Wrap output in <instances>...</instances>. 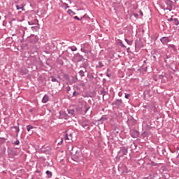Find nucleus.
Listing matches in <instances>:
<instances>
[{"mask_svg": "<svg viewBox=\"0 0 179 179\" xmlns=\"http://www.w3.org/2000/svg\"><path fill=\"white\" fill-rule=\"evenodd\" d=\"M83 157L82 156L81 152H76V154L73 156V159L74 160V162H80Z\"/></svg>", "mask_w": 179, "mask_h": 179, "instance_id": "nucleus-1", "label": "nucleus"}, {"mask_svg": "<svg viewBox=\"0 0 179 179\" xmlns=\"http://www.w3.org/2000/svg\"><path fill=\"white\" fill-rule=\"evenodd\" d=\"M160 41L164 45H167V43H170L171 40L169 36H163L162 38H160Z\"/></svg>", "mask_w": 179, "mask_h": 179, "instance_id": "nucleus-2", "label": "nucleus"}, {"mask_svg": "<svg viewBox=\"0 0 179 179\" xmlns=\"http://www.w3.org/2000/svg\"><path fill=\"white\" fill-rule=\"evenodd\" d=\"M130 135L131 138H138L139 137V131L136 129H133L131 131Z\"/></svg>", "mask_w": 179, "mask_h": 179, "instance_id": "nucleus-3", "label": "nucleus"}, {"mask_svg": "<svg viewBox=\"0 0 179 179\" xmlns=\"http://www.w3.org/2000/svg\"><path fill=\"white\" fill-rule=\"evenodd\" d=\"M127 124H128V125H130L132 127V126L135 125V124H136V120L135 119H134V117L132 116H131L127 120Z\"/></svg>", "mask_w": 179, "mask_h": 179, "instance_id": "nucleus-4", "label": "nucleus"}, {"mask_svg": "<svg viewBox=\"0 0 179 179\" xmlns=\"http://www.w3.org/2000/svg\"><path fill=\"white\" fill-rule=\"evenodd\" d=\"M122 105V99H117L115 102L112 103V106H117V107H120Z\"/></svg>", "mask_w": 179, "mask_h": 179, "instance_id": "nucleus-5", "label": "nucleus"}, {"mask_svg": "<svg viewBox=\"0 0 179 179\" xmlns=\"http://www.w3.org/2000/svg\"><path fill=\"white\" fill-rule=\"evenodd\" d=\"M120 152L122 153V155H126L128 154V148L127 147H122L121 148Z\"/></svg>", "mask_w": 179, "mask_h": 179, "instance_id": "nucleus-6", "label": "nucleus"}, {"mask_svg": "<svg viewBox=\"0 0 179 179\" xmlns=\"http://www.w3.org/2000/svg\"><path fill=\"white\" fill-rule=\"evenodd\" d=\"M84 109L85 110L83 111V115L86 114V113L89 111V110L90 109V106L86 103L84 105Z\"/></svg>", "mask_w": 179, "mask_h": 179, "instance_id": "nucleus-7", "label": "nucleus"}, {"mask_svg": "<svg viewBox=\"0 0 179 179\" xmlns=\"http://www.w3.org/2000/svg\"><path fill=\"white\" fill-rule=\"evenodd\" d=\"M168 48H171V50H173L174 52L177 51V47H176V45L173 44H169Z\"/></svg>", "mask_w": 179, "mask_h": 179, "instance_id": "nucleus-8", "label": "nucleus"}, {"mask_svg": "<svg viewBox=\"0 0 179 179\" xmlns=\"http://www.w3.org/2000/svg\"><path fill=\"white\" fill-rule=\"evenodd\" d=\"M121 169L122 170V173H129L128 168H127V166L122 165Z\"/></svg>", "mask_w": 179, "mask_h": 179, "instance_id": "nucleus-9", "label": "nucleus"}, {"mask_svg": "<svg viewBox=\"0 0 179 179\" xmlns=\"http://www.w3.org/2000/svg\"><path fill=\"white\" fill-rule=\"evenodd\" d=\"M80 68L81 69V71L83 72H85V73L87 72V69H86V64H83V65H81L80 66Z\"/></svg>", "mask_w": 179, "mask_h": 179, "instance_id": "nucleus-10", "label": "nucleus"}, {"mask_svg": "<svg viewBox=\"0 0 179 179\" xmlns=\"http://www.w3.org/2000/svg\"><path fill=\"white\" fill-rule=\"evenodd\" d=\"M80 68L81 69V71L83 72H85V73L87 72V69H86V64H83V65H81L80 66Z\"/></svg>", "mask_w": 179, "mask_h": 179, "instance_id": "nucleus-11", "label": "nucleus"}, {"mask_svg": "<svg viewBox=\"0 0 179 179\" xmlns=\"http://www.w3.org/2000/svg\"><path fill=\"white\" fill-rule=\"evenodd\" d=\"M51 81L52 82H57V83H58L59 86H61V82L58 80H57V78H54V76H51Z\"/></svg>", "mask_w": 179, "mask_h": 179, "instance_id": "nucleus-12", "label": "nucleus"}, {"mask_svg": "<svg viewBox=\"0 0 179 179\" xmlns=\"http://www.w3.org/2000/svg\"><path fill=\"white\" fill-rule=\"evenodd\" d=\"M100 94L103 96V99H104V96L106 94H108L107 92H106V90L104 88H102V90L100 91Z\"/></svg>", "mask_w": 179, "mask_h": 179, "instance_id": "nucleus-13", "label": "nucleus"}, {"mask_svg": "<svg viewBox=\"0 0 179 179\" xmlns=\"http://www.w3.org/2000/svg\"><path fill=\"white\" fill-rule=\"evenodd\" d=\"M159 38V34H155L152 36H151V39L153 40V41H156Z\"/></svg>", "mask_w": 179, "mask_h": 179, "instance_id": "nucleus-14", "label": "nucleus"}, {"mask_svg": "<svg viewBox=\"0 0 179 179\" xmlns=\"http://www.w3.org/2000/svg\"><path fill=\"white\" fill-rule=\"evenodd\" d=\"M165 3L167 6H173V1L171 0H166Z\"/></svg>", "mask_w": 179, "mask_h": 179, "instance_id": "nucleus-15", "label": "nucleus"}, {"mask_svg": "<svg viewBox=\"0 0 179 179\" xmlns=\"http://www.w3.org/2000/svg\"><path fill=\"white\" fill-rule=\"evenodd\" d=\"M68 114H69V115H75V110L73 109H68L67 110Z\"/></svg>", "mask_w": 179, "mask_h": 179, "instance_id": "nucleus-16", "label": "nucleus"}, {"mask_svg": "<svg viewBox=\"0 0 179 179\" xmlns=\"http://www.w3.org/2000/svg\"><path fill=\"white\" fill-rule=\"evenodd\" d=\"M13 128H14V129H15V132H16L17 136V134L20 131V129H19V127H17V126L11 127V129H13Z\"/></svg>", "mask_w": 179, "mask_h": 179, "instance_id": "nucleus-17", "label": "nucleus"}, {"mask_svg": "<svg viewBox=\"0 0 179 179\" xmlns=\"http://www.w3.org/2000/svg\"><path fill=\"white\" fill-rule=\"evenodd\" d=\"M76 111H78V113H80V114H83V109L82 108V106H78L76 108Z\"/></svg>", "mask_w": 179, "mask_h": 179, "instance_id": "nucleus-18", "label": "nucleus"}, {"mask_svg": "<svg viewBox=\"0 0 179 179\" xmlns=\"http://www.w3.org/2000/svg\"><path fill=\"white\" fill-rule=\"evenodd\" d=\"M62 77L65 79V80H69V76L65 73H62Z\"/></svg>", "mask_w": 179, "mask_h": 179, "instance_id": "nucleus-19", "label": "nucleus"}, {"mask_svg": "<svg viewBox=\"0 0 179 179\" xmlns=\"http://www.w3.org/2000/svg\"><path fill=\"white\" fill-rule=\"evenodd\" d=\"M48 101V96L45 95L42 99L43 103H47Z\"/></svg>", "mask_w": 179, "mask_h": 179, "instance_id": "nucleus-20", "label": "nucleus"}, {"mask_svg": "<svg viewBox=\"0 0 179 179\" xmlns=\"http://www.w3.org/2000/svg\"><path fill=\"white\" fill-rule=\"evenodd\" d=\"M65 139L71 141L72 139V134H70L69 135H68V134H66Z\"/></svg>", "mask_w": 179, "mask_h": 179, "instance_id": "nucleus-21", "label": "nucleus"}, {"mask_svg": "<svg viewBox=\"0 0 179 179\" xmlns=\"http://www.w3.org/2000/svg\"><path fill=\"white\" fill-rule=\"evenodd\" d=\"M103 66H104V64H103L102 62H99V65L96 66V68L99 69V68H103Z\"/></svg>", "mask_w": 179, "mask_h": 179, "instance_id": "nucleus-22", "label": "nucleus"}, {"mask_svg": "<svg viewBox=\"0 0 179 179\" xmlns=\"http://www.w3.org/2000/svg\"><path fill=\"white\" fill-rule=\"evenodd\" d=\"M34 128V127H33L31 125L27 126V130L28 131V132H30V131H31V129H33Z\"/></svg>", "mask_w": 179, "mask_h": 179, "instance_id": "nucleus-23", "label": "nucleus"}, {"mask_svg": "<svg viewBox=\"0 0 179 179\" xmlns=\"http://www.w3.org/2000/svg\"><path fill=\"white\" fill-rule=\"evenodd\" d=\"M16 9L17 10H19L20 9H21L22 10H24V8L23 7V5H21V6H16Z\"/></svg>", "mask_w": 179, "mask_h": 179, "instance_id": "nucleus-24", "label": "nucleus"}, {"mask_svg": "<svg viewBox=\"0 0 179 179\" xmlns=\"http://www.w3.org/2000/svg\"><path fill=\"white\" fill-rule=\"evenodd\" d=\"M173 24H175V26H178L179 24L178 19L177 18L173 19Z\"/></svg>", "mask_w": 179, "mask_h": 179, "instance_id": "nucleus-25", "label": "nucleus"}, {"mask_svg": "<svg viewBox=\"0 0 179 179\" xmlns=\"http://www.w3.org/2000/svg\"><path fill=\"white\" fill-rule=\"evenodd\" d=\"M80 78H83V76H85V71H82V70H80L79 72H78Z\"/></svg>", "mask_w": 179, "mask_h": 179, "instance_id": "nucleus-26", "label": "nucleus"}, {"mask_svg": "<svg viewBox=\"0 0 179 179\" xmlns=\"http://www.w3.org/2000/svg\"><path fill=\"white\" fill-rule=\"evenodd\" d=\"M79 94H80V93L76 92V91H74L73 92V97H78V96H79Z\"/></svg>", "mask_w": 179, "mask_h": 179, "instance_id": "nucleus-27", "label": "nucleus"}, {"mask_svg": "<svg viewBox=\"0 0 179 179\" xmlns=\"http://www.w3.org/2000/svg\"><path fill=\"white\" fill-rule=\"evenodd\" d=\"M45 174H47V176H48L49 178L52 177V173L51 171H47L45 172Z\"/></svg>", "mask_w": 179, "mask_h": 179, "instance_id": "nucleus-28", "label": "nucleus"}, {"mask_svg": "<svg viewBox=\"0 0 179 179\" xmlns=\"http://www.w3.org/2000/svg\"><path fill=\"white\" fill-rule=\"evenodd\" d=\"M21 72L22 75H27L29 73V71L27 70H22Z\"/></svg>", "mask_w": 179, "mask_h": 179, "instance_id": "nucleus-29", "label": "nucleus"}, {"mask_svg": "<svg viewBox=\"0 0 179 179\" xmlns=\"http://www.w3.org/2000/svg\"><path fill=\"white\" fill-rule=\"evenodd\" d=\"M124 40H125L126 43L127 44H129V45H132V41H128V39H127V38H125Z\"/></svg>", "mask_w": 179, "mask_h": 179, "instance_id": "nucleus-30", "label": "nucleus"}, {"mask_svg": "<svg viewBox=\"0 0 179 179\" xmlns=\"http://www.w3.org/2000/svg\"><path fill=\"white\" fill-rule=\"evenodd\" d=\"M139 41H136V42H135V47L136 48H139V47H141L140 45H139Z\"/></svg>", "mask_w": 179, "mask_h": 179, "instance_id": "nucleus-31", "label": "nucleus"}, {"mask_svg": "<svg viewBox=\"0 0 179 179\" xmlns=\"http://www.w3.org/2000/svg\"><path fill=\"white\" fill-rule=\"evenodd\" d=\"M159 79H160L161 80H163V79L164 78V75L161 74L158 76Z\"/></svg>", "mask_w": 179, "mask_h": 179, "instance_id": "nucleus-32", "label": "nucleus"}, {"mask_svg": "<svg viewBox=\"0 0 179 179\" xmlns=\"http://www.w3.org/2000/svg\"><path fill=\"white\" fill-rule=\"evenodd\" d=\"M172 9H173V6H167L166 8V10H169V12H171Z\"/></svg>", "mask_w": 179, "mask_h": 179, "instance_id": "nucleus-33", "label": "nucleus"}, {"mask_svg": "<svg viewBox=\"0 0 179 179\" xmlns=\"http://www.w3.org/2000/svg\"><path fill=\"white\" fill-rule=\"evenodd\" d=\"M81 127H83V128H86V127H89V124H86V123H83L81 124Z\"/></svg>", "mask_w": 179, "mask_h": 179, "instance_id": "nucleus-34", "label": "nucleus"}, {"mask_svg": "<svg viewBox=\"0 0 179 179\" xmlns=\"http://www.w3.org/2000/svg\"><path fill=\"white\" fill-rule=\"evenodd\" d=\"M67 13H69V15H71V13H73V11H72L71 9H69Z\"/></svg>", "mask_w": 179, "mask_h": 179, "instance_id": "nucleus-35", "label": "nucleus"}, {"mask_svg": "<svg viewBox=\"0 0 179 179\" xmlns=\"http://www.w3.org/2000/svg\"><path fill=\"white\" fill-rule=\"evenodd\" d=\"M71 51H77L78 48L76 47L71 48Z\"/></svg>", "mask_w": 179, "mask_h": 179, "instance_id": "nucleus-36", "label": "nucleus"}, {"mask_svg": "<svg viewBox=\"0 0 179 179\" xmlns=\"http://www.w3.org/2000/svg\"><path fill=\"white\" fill-rule=\"evenodd\" d=\"M129 96H131L130 94H125L124 97L125 99H129Z\"/></svg>", "mask_w": 179, "mask_h": 179, "instance_id": "nucleus-37", "label": "nucleus"}, {"mask_svg": "<svg viewBox=\"0 0 179 179\" xmlns=\"http://www.w3.org/2000/svg\"><path fill=\"white\" fill-rule=\"evenodd\" d=\"M20 141H19V140H17L15 141L14 145H20Z\"/></svg>", "mask_w": 179, "mask_h": 179, "instance_id": "nucleus-38", "label": "nucleus"}, {"mask_svg": "<svg viewBox=\"0 0 179 179\" xmlns=\"http://www.w3.org/2000/svg\"><path fill=\"white\" fill-rule=\"evenodd\" d=\"M64 6H65L66 9H68V8H69V6L66 3H64Z\"/></svg>", "mask_w": 179, "mask_h": 179, "instance_id": "nucleus-39", "label": "nucleus"}, {"mask_svg": "<svg viewBox=\"0 0 179 179\" xmlns=\"http://www.w3.org/2000/svg\"><path fill=\"white\" fill-rule=\"evenodd\" d=\"M82 59H83V56H79L78 62H80V61H82Z\"/></svg>", "mask_w": 179, "mask_h": 179, "instance_id": "nucleus-40", "label": "nucleus"}, {"mask_svg": "<svg viewBox=\"0 0 179 179\" xmlns=\"http://www.w3.org/2000/svg\"><path fill=\"white\" fill-rule=\"evenodd\" d=\"M118 96L119 97H122V92H119Z\"/></svg>", "mask_w": 179, "mask_h": 179, "instance_id": "nucleus-41", "label": "nucleus"}, {"mask_svg": "<svg viewBox=\"0 0 179 179\" xmlns=\"http://www.w3.org/2000/svg\"><path fill=\"white\" fill-rule=\"evenodd\" d=\"M173 20L174 21V19H173V17L168 19V22H173Z\"/></svg>", "mask_w": 179, "mask_h": 179, "instance_id": "nucleus-42", "label": "nucleus"}, {"mask_svg": "<svg viewBox=\"0 0 179 179\" xmlns=\"http://www.w3.org/2000/svg\"><path fill=\"white\" fill-rule=\"evenodd\" d=\"M73 17H74V19H76V20H80V19L78 16H75Z\"/></svg>", "mask_w": 179, "mask_h": 179, "instance_id": "nucleus-43", "label": "nucleus"}, {"mask_svg": "<svg viewBox=\"0 0 179 179\" xmlns=\"http://www.w3.org/2000/svg\"><path fill=\"white\" fill-rule=\"evenodd\" d=\"M57 78L58 79H60V80H62V78H61V76L57 75Z\"/></svg>", "mask_w": 179, "mask_h": 179, "instance_id": "nucleus-44", "label": "nucleus"}, {"mask_svg": "<svg viewBox=\"0 0 179 179\" xmlns=\"http://www.w3.org/2000/svg\"><path fill=\"white\" fill-rule=\"evenodd\" d=\"M106 76H108V78H110V77L111 76V73H106Z\"/></svg>", "mask_w": 179, "mask_h": 179, "instance_id": "nucleus-45", "label": "nucleus"}, {"mask_svg": "<svg viewBox=\"0 0 179 179\" xmlns=\"http://www.w3.org/2000/svg\"><path fill=\"white\" fill-rule=\"evenodd\" d=\"M28 24H29V26H32L33 22H28Z\"/></svg>", "mask_w": 179, "mask_h": 179, "instance_id": "nucleus-46", "label": "nucleus"}, {"mask_svg": "<svg viewBox=\"0 0 179 179\" xmlns=\"http://www.w3.org/2000/svg\"><path fill=\"white\" fill-rule=\"evenodd\" d=\"M152 166H157V164L155 163V162H152Z\"/></svg>", "mask_w": 179, "mask_h": 179, "instance_id": "nucleus-47", "label": "nucleus"}, {"mask_svg": "<svg viewBox=\"0 0 179 179\" xmlns=\"http://www.w3.org/2000/svg\"><path fill=\"white\" fill-rule=\"evenodd\" d=\"M165 59H169V55H166V56H165Z\"/></svg>", "mask_w": 179, "mask_h": 179, "instance_id": "nucleus-48", "label": "nucleus"}, {"mask_svg": "<svg viewBox=\"0 0 179 179\" xmlns=\"http://www.w3.org/2000/svg\"><path fill=\"white\" fill-rule=\"evenodd\" d=\"M62 141H60L59 143H58V145H62Z\"/></svg>", "mask_w": 179, "mask_h": 179, "instance_id": "nucleus-49", "label": "nucleus"}, {"mask_svg": "<svg viewBox=\"0 0 179 179\" xmlns=\"http://www.w3.org/2000/svg\"><path fill=\"white\" fill-rule=\"evenodd\" d=\"M140 14L141 15V16H143V13H142V11H140Z\"/></svg>", "mask_w": 179, "mask_h": 179, "instance_id": "nucleus-50", "label": "nucleus"}, {"mask_svg": "<svg viewBox=\"0 0 179 179\" xmlns=\"http://www.w3.org/2000/svg\"><path fill=\"white\" fill-rule=\"evenodd\" d=\"M135 17H138V14H134Z\"/></svg>", "mask_w": 179, "mask_h": 179, "instance_id": "nucleus-51", "label": "nucleus"}, {"mask_svg": "<svg viewBox=\"0 0 179 179\" xmlns=\"http://www.w3.org/2000/svg\"><path fill=\"white\" fill-rule=\"evenodd\" d=\"M154 59L156 61V56H153Z\"/></svg>", "mask_w": 179, "mask_h": 179, "instance_id": "nucleus-52", "label": "nucleus"}, {"mask_svg": "<svg viewBox=\"0 0 179 179\" xmlns=\"http://www.w3.org/2000/svg\"><path fill=\"white\" fill-rule=\"evenodd\" d=\"M154 80H155V82H157V78H154Z\"/></svg>", "mask_w": 179, "mask_h": 179, "instance_id": "nucleus-53", "label": "nucleus"}, {"mask_svg": "<svg viewBox=\"0 0 179 179\" xmlns=\"http://www.w3.org/2000/svg\"><path fill=\"white\" fill-rule=\"evenodd\" d=\"M72 13L73 15H76V13H75V12H73Z\"/></svg>", "mask_w": 179, "mask_h": 179, "instance_id": "nucleus-54", "label": "nucleus"}, {"mask_svg": "<svg viewBox=\"0 0 179 179\" xmlns=\"http://www.w3.org/2000/svg\"><path fill=\"white\" fill-rule=\"evenodd\" d=\"M122 47H124L125 48V46L124 44L122 43Z\"/></svg>", "mask_w": 179, "mask_h": 179, "instance_id": "nucleus-55", "label": "nucleus"}, {"mask_svg": "<svg viewBox=\"0 0 179 179\" xmlns=\"http://www.w3.org/2000/svg\"><path fill=\"white\" fill-rule=\"evenodd\" d=\"M12 36H16V34H13V35H12Z\"/></svg>", "mask_w": 179, "mask_h": 179, "instance_id": "nucleus-56", "label": "nucleus"}, {"mask_svg": "<svg viewBox=\"0 0 179 179\" xmlns=\"http://www.w3.org/2000/svg\"><path fill=\"white\" fill-rule=\"evenodd\" d=\"M143 107H144V108H146V106L145 105H144Z\"/></svg>", "mask_w": 179, "mask_h": 179, "instance_id": "nucleus-57", "label": "nucleus"}, {"mask_svg": "<svg viewBox=\"0 0 179 179\" xmlns=\"http://www.w3.org/2000/svg\"><path fill=\"white\" fill-rule=\"evenodd\" d=\"M69 87V90L71 89V87Z\"/></svg>", "mask_w": 179, "mask_h": 179, "instance_id": "nucleus-58", "label": "nucleus"}, {"mask_svg": "<svg viewBox=\"0 0 179 179\" xmlns=\"http://www.w3.org/2000/svg\"><path fill=\"white\" fill-rule=\"evenodd\" d=\"M59 115H61V112H59Z\"/></svg>", "mask_w": 179, "mask_h": 179, "instance_id": "nucleus-59", "label": "nucleus"}, {"mask_svg": "<svg viewBox=\"0 0 179 179\" xmlns=\"http://www.w3.org/2000/svg\"><path fill=\"white\" fill-rule=\"evenodd\" d=\"M0 20H1V16H0Z\"/></svg>", "mask_w": 179, "mask_h": 179, "instance_id": "nucleus-60", "label": "nucleus"}]
</instances>
